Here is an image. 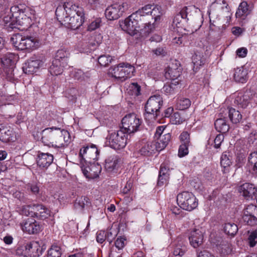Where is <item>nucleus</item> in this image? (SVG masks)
<instances>
[{"mask_svg":"<svg viewBox=\"0 0 257 257\" xmlns=\"http://www.w3.org/2000/svg\"><path fill=\"white\" fill-rule=\"evenodd\" d=\"M204 235L200 229H194L190 232L189 240L190 245L194 248H197L203 242Z\"/></svg>","mask_w":257,"mask_h":257,"instance_id":"obj_21","label":"nucleus"},{"mask_svg":"<svg viewBox=\"0 0 257 257\" xmlns=\"http://www.w3.org/2000/svg\"><path fill=\"white\" fill-rule=\"evenodd\" d=\"M67 65H63L60 61L53 59L49 68V71L52 75H58L62 73L63 69Z\"/></svg>","mask_w":257,"mask_h":257,"instance_id":"obj_28","label":"nucleus"},{"mask_svg":"<svg viewBox=\"0 0 257 257\" xmlns=\"http://www.w3.org/2000/svg\"><path fill=\"white\" fill-rule=\"evenodd\" d=\"M229 117L233 123H238L242 119V115L240 112L235 108L230 107L227 111Z\"/></svg>","mask_w":257,"mask_h":257,"instance_id":"obj_39","label":"nucleus"},{"mask_svg":"<svg viewBox=\"0 0 257 257\" xmlns=\"http://www.w3.org/2000/svg\"><path fill=\"white\" fill-rule=\"evenodd\" d=\"M15 55L10 53L3 54V56L0 58V65L6 68V73L7 77L12 79L14 76L13 71L15 64Z\"/></svg>","mask_w":257,"mask_h":257,"instance_id":"obj_15","label":"nucleus"},{"mask_svg":"<svg viewBox=\"0 0 257 257\" xmlns=\"http://www.w3.org/2000/svg\"><path fill=\"white\" fill-rule=\"evenodd\" d=\"M135 71V67L129 64L122 63L110 68L109 69V73L112 77L123 81L132 77Z\"/></svg>","mask_w":257,"mask_h":257,"instance_id":"obj_8","label":"nucleus"},{"mask_svg":"<svg viewBox=\"0 0 257 257\" xmlns=\"http://www.w3.org/2000/svg\"><path fill=\"white\" fill-rule=\"evenodd\" d=\"M163 104V99L160 95H154L151 96L145 105L146 114L145 118L150 116L149 119H155L158 115L159 109Z\"/></svg>","mask_w":257,"mask_h":257,"instance_id":"obj_9","label":"nucleus"},{"mask_svg":"<svg viewBox=\"0 0 257 257\" xmlns=\"http://www.w3.org/2000/svg\"><path fill=\"white\" fill-rule=\"evenodd\" d=\"M110 234L111 235V232H107V234ZM106 234L104 231H100L97 233L96 234V240L98 242L100 243H103L106 238Z\"/></svg>","mask_w":257,"mask_h":257,"instance_id":"obj_58","label":"nucleus"},{"mask_svg":"<svg viewBox=\"0 0 257 257\" xmlns=\"http://www.w3.org/2000/svg\"><path fill=\"white\" fill-rule=\"evenodd\" d=\"M13 135L12 130L0 125V141L4 143L13 141Z\"/></svg>","mask_w":257,"mask_h":257,"instance_id":"obj_30","label":"nucleus"},{"mask_svg":"<svg viewBox=\"0 0 257 257\" xmlns=\"http://www.w3.org/2000/svg\"><path fill=\"white\" fill-rule=\"evenodd\" d=\"M214 125L216 130L222 134L227 132L229 129V124L225 117L217 118L214 122Z\"/></svg>","mask_w":257,"mask_h":257,"instance_id":"obj_32","label":"nucleus"},{"mask_svg":"<svg viewBox=\"0 0 257 257\" xmlns=\"http://www.w3.org/2000/svg\"><path fill=\"white\" fill-rule=\"evenodd\" d=\"M36 204L24 205L21 209V214L27 216L35 217V212L34 208L35 207Z\"/></svg>","mask_w":257,"mask_h":257,"instance_id":"obj_44","label":"nucleus"},{"mask_svg":"<svg viewBox=\"0 0 257 257\" xmlns=\"http://www.w3.org/2000/svg\"><path fill=\"white\" fill-rule=\"evenodd\" d=\"M100 23V20L99 19L93 21L88 26V30L90 31L95 30V29H96L97 28L99 27Z\"/></svg>","mask_w":257,"mask_h":257,"instance_id":"obj_61","label":"nucleus"},{"mask_svg":"<svg viewBox=\"0 0 257 257\" xmlns=\"http://www.w3.org/2000/svg\"><path fill=\"white\" fill-rule=\"evenodd\" d=\"M127 134L122 129L108 133L106 137L108 145L115 150L123 148L126 145Z\"/></svg>","mask_w":257,"mask_h":257,"instance_id":"obj_7","label":"nucleus"},{"mask_svg":"<svg viewBox=\"0 0 257 257\" xmlns=\"http://www.w3.org/2000/svg\"><path fill=\"white\" fill-rule=\"evenodd\" d=\"M41 140L45 145L54 148L67 146L71 142L69 133L58 127H48L42 133Z\"/></svg>","mask_w":257,"mask_h":257,"instance_id":"obj_2","label":"nucleus"},{"mask_svg":"<svg viewBox=\"0 0 257 257\" xmlns=\"http://www.w3.org/2000/svg\"><path fill=\"white\" fill-rule=\"evenodd\" d=\"M238 192L247 199L252 198L255 196L256 189L254 185L249 183H245L238 187Z\"/></svg>","mask_w":257,"mask_h":257,"instance_id":"obj_22","label":"nucleus"},{"mask_svg":"<svg viewBox=\"0 0 257 257\" xmlns=\"http://www.w3.org/2000/svg\"><path fill=\"white\" fill-rule=\"evenodd\" d=\"M34 209L35 210V217L36 218L44 220L48 218L50 216V210L42 204H36Z\"/></svg>","mask_w":257,"mask_h":257,"instance_id":"obj_27","label":"nucleus"},{"mask_svg":"<svg viewBox=\"0 0 257 257\" xmlns=\"http://www.w3.org/2000/svg\"><path fill=\"white\" fill-rule=\"evenodd\" d=\"M27 189L30 190L33 194L37 195L39 193L40 188L37 183H29L27 185Z\"/></svg>","mask_w":257,"mask_h":257,"instance_id":"obj_55","label":"nucleus"},{"mask_svg":"<svg viewBox=\"0 0 257 257\" xmlns=\"http://www.w3.org/2000/svg\"><path fill=\"white\" fill-rule=\"evenodd\" d=\"M11 12L18 25V29L27 30L33 24L35 19V12L32 8L23 5L15 6L11 8Z\"/></svg>","mask_w":257,"mask_h":257,"instance_id":"obj_3","label":"nucleus"},{"mask_svg":"<svg viewBox=\"0 0 257 257\" xmlns=\"http://www.w3.org/2000/svg\"><path fill=\"white\" fill-rule=\"evenodd\" d=\"M45 58L42 56H33L26 63L23 67L25 73L32 74L37 71L40 68L44 66Z\"/></svg>","mask_w":257,"mask_h":257,"instance_id":"obj_14","label":"nucleus"},{"mask_svg":"<svg viewBox=\"0 0 257 257\" xmlns=\"http://www.w3.org/2000/svg\"><path fill=\"white\" fill-rule=\"evenodd\" d=\"M179 80L171 81L170 83H166L163 87V91L167 95H172L177 92Z\"/></svg>","mask_w":257,"mask_h":257,"instance_id":"obj_38","label":"nucleus"},{"mask_svg":"<svg viewBox=\"0 0 257 257\" xmlns=\"http://www.w3.org/2000/svg\"><path fill=\"white\" fill-rule=\"evenodd\" d=\"M12 15L7 16L4 18L5 26L7 29H14L19 28L18 25L16 24V21L14 20Z\"/></svg>","mask_w":257,"mask_h":257,"instance_id":"obj_46","label":"nucleus"},{"mask_svg":"<svg viewBox=\"0 0 257 257\" xmlns=\"http://www.w3.org/2000/svg\"><path fill=\"white\" fill-rule=\"evenodd\" d=\"M197 257H211V254L206 250L197 251Z\"/></svg>","mask_w":257,"mask_h":257,"instance_id":"obj_64","label":"nucleus"},{"mask_svg":"<svg viewBox=\"0 0 257 257\" xmlns=\"http://www.w3.org/2000/svg\"><path fill=\"white\" fill-rule=\"evenodd\" d=\"M53 156L48 153H40L38 155L37 163L41 168H48L53 162Z\"/></svg>","mask_w":257,"mask_h":257,"instance_id":"obj_25","label":"nucleus"},{"mask_svg":"<svg viewBox=\"0 0 257 257\" xmlns=\"http://www.w3.org/2000/svg\"><path fill=\"white\" fill-rule=\"evenodd\" d=\"M119 162L120 159L118 156H109L105 160V168L109 172L116 170L119 167Z\"/></svg>","mask_w":257,"mask_h":257,"instance_id":"obj_26","label":"nucleus"},{"mask_svg":"<svg viewBox=\"0 0 257 257\" xmlns=\"http://www.w3.org/2000/svg\"><path fill=\"white\" fill-rule=\"evenodd\" d=\"M189 145L182 144L180 146L178 150V156L180 157H183L188 154Z\"/></svg>","mask_w":257,"mask_h":257,"instance_id":"obj_57","label":"nucleus"},{"mask_svg":"<svg viewBox=\"0 0 257 257\" xmlns=\"http://www.w3.org/2000/svg\"><path fill=\"white\" fill-rule=\"evenodd\" d=\"M180 139L183 144L189 145L190 143V135L187 132H182L180 136Z\"/></svg>","mask_w":257,"mask_h":257,"instance_id":"obj_60","label":"nucleus"},{"mask_svg":"<svg viewBox=\"0 0 257 257\" xmlns=\"http://www.w3.org/2000/svg\"><path fill=\"white\" fill-rule=\"evenodd\" d=\"M28 244H19L15 248L14 254L18 257H30Z\"/></svg>","mask_w":257,"mask_h":257,"instance_id":"obj_34","label":"nucleus"},{"mask_svg":"<svg viewBox=\"0 0 257 257\" xmlns=\"http://www.w3.org/2000/svg\"><path fill=\"white\" fill-rule=\"evenodd\" d=\"M250 13L249 6L246 2H241L236 11L235 16L237 18L244 19Z\"/></svg>","mask_w":257,"mask_h":257,"instance_id":"obj_31","label":"nucleus"},{"mask_svg":"<svg viewBox=\"0 0 257 257\" xmlns=\"http://www.w3.org/2000/svg\"><path fill=\"white\" fill-rule=\"evenodd\" d=\"M90 202L88 197L80 196L76 198L74 205L76 209L82 210L85 207L90 206Z\"/></svg>","mask_w":257,"mask_h":257,"instance_id":"obj_35","label":"nucleus"},{"mask_svg":"<svg viewBox=\"0 0 257 257\" xmlns=\"http://www.w3.org/2000/svg\"><path fill=\"white\" fill-rule=\"evenodd\" d=\"M61 250L59 246H52L48 251V257H61Z\"/></svg>","mask_w":257,"mask_h":257,"instance_id":"obj_49","label":"nucleus"},{"mask_svg":"<svg viewBox=\"0 0 257 257\" xmlns=\"http://www.w3.org/2000/svg\"><path fill=\"white\" fill-rule=\"evenodd\" d=\"M30 251V257H38L42 254V249L38 243H28Z\"/></svg>","mask_w":257,"mask_h":257,"instance_id":"obj_41","label":"nucleus"},{"mask_svg":"<svg viewBox=\"0 0 257 257\" xmlns=\"http://www.w3.org/2000/svg\"><path fill=\"white\" fill-rule=\"evenodd\" d=\"M204 59L200 55L195 54L192 56V63H193V69L196 71L201 65L204 64Z\"/></svg>","mask_w":257,"mask_h":257,"instance_id":"obj_48","label":"nucleus"},{"mask_svg":"<svg viewBox=\"0 0 257 257\" xmlns=\"http://www.w3.org/2000/svg\"><path fill=\"white\" fill-rule=\"evenodd\" d=\"M112 58L110 56L102 55L98 58L99 64L102 66H106L111 63Z\"/></svg>","mask_w":257,"mask_h":257,"instance_id":"obj_51","label":"nucleus"},{"mask_svg":"<svg viewBox=\"0 0 257 257\" xmlns=\"http://www.w3.org/2000/svg\"><path fill=\"white\" fill-rule=\"evenodd\" d=\"M169 174L167 169L162 164L160 167V174L158 177V185L162 186L168 184L169 180Z\"/></svg>","mask_w":257,"mask_h":257,"instance_id":"obj_33","label":"nucleus"},{"mask_svg":"<svg viewBox=\"0 0 257 257\" xmlns=\"http://www.w3.org/2000/svg\"><path fill=\"white\" fill-rule=\"evenodd\" d=\"M71 2L65 3L59 6L55 11L57 20L66 28L75 30L79 28L84 21V14L81 9Z\"/></svg>","mask_w":257,"mask_h":257,"instance_id":"obj_1","label":"nucleus"},{"mask_svg":"<svg viewBox=\"0 0 257 257\" xmlns=\"http://www.w3.org/2000/svg\"><path fill=\"white\" fill-rule=\"evenodd\" d=\"M184 121L183 118L181 117L179 112H176L173 113L171 117V121L172 123L179 124Z\"/></svg>","mask_w":257,"mask_h":257,"instance_id":"obj_53","label":"nucleus"},{"mask_svg":"<svg viewBox=\"0 0 257 257\" xmlns=\"http://www.w3.org/2000/svg\"><path fill=\"white\" fill-rule=\"evenodd\" d=\"M224 139V137L222 134H218L213 140V147L216 149L219 148Z\"/></svg>","mask_w":257,"mask_h":257,"instance_id":"obj_54","label":"nucleus"},{"mask_svg":"<svg viewBox=\"0 0 257 257\" xmlns=\"http://www.w3.org/2000/svg\"><path fill=\"white\" fill-rule=\"evenodd\" d=\"M224 230L226 234L234 236L238 231V227L233 222H227L224 224Z\"/></svg>","mask_w":257,"mask_h":257,"instance_id":"obj_43","label":"nucleus"},{"mask_svg":"<svg viewBox=\"0 0 257 257\" xmlns=\"http://www.w3.org/2000/svg\"><path fill=\"white\" fill-rule=\"evenodd\" d=\"M248 242L251 247H254L257 244V231L250 232L248 237Z\"/></svg>","mask_w":257,"mask_h":257,"instance_id":"obj_52","label":"nucleus"},{"mask_svg":"<svg viewBox=\"0 0 257 257\" xmlns=\"http://www.w3.org/2000/svg\"><path fill=\"white\" fill-rule=\"evenodd\" d=\"M69 56V51L66 49H62L57 51L54 59H57V60L60 61L63 65H67Z\"/></svg>","mask_w":257,"mask_h":257,"instance_id":"obj_40","label":"nucleus"},{"mask_svg":"<svg viewBox=\"0 0 257 257\" xmlns=\"http://www.w3.org/2000/svg\"><path fill=\"white\" fill-rule=\"evenodd\" d=\"M127 9V5L126 3L113 4L106 9L105 15L108 20H116L122 16Z\"/></svg>","mask_w":257,"mask_h":257,"instance_id":"obj_13","label":"nucleus"},{"mask_svg":"<svg viewBox=\"0 0 257 257\" xmlns=\"http://www.w3.org/2000/svg\"><path fill=\"white\" fill-rule=\"evenodd\" d=\"M233 79L236 82L244 83L248 79V71L243 67H237L234 69Z\"/></svg>","mask_w":257,"mask_h":257,"instance_id":"obj_24","label":"nucleus"},{"mask_svg":"<svg viewBox=\"0 0 257 257\" xmlns=\"http://www.w3.org/2000/svg\"><path fill=\"white\" fill-rule=\"evenodd\" d=\"M248 164L253 173L257 175V152L250 154L248 157Z\"/></svg>","mask_w":257,"mask_h":257,"instance_id":"obj_42","label":"nucleus"},{"mask_svg":"<svg viewBox=\"0 0 257 257\" xmlns=\"http://www.w3.org/2000/svg\"><path fill=\"white\" fill-rule=\"evenodd\" d=\"M134 14L147 28H151V31L155 28L156 23L160 21L162 15L160 7L152 5H147Z\"/></svg>","mask_w":257,"mask_h":257,"instance_id":"obj_4","label":"nucleus"},{"mask_svg":"<svg viewBox=\"0 0 257 257\" xmlns=\"http://www.w3.org/2000/svg\"><path fill=\"white\" fill-rule=\"evenodd\" d=\"M182 68L180 64L176 60L171 63L165 71V77L167 79H171L172 81H178L180 76Z\"/></svg>","mask_w":257,"mask_h":257,"instance_id":"obj_20","label":"nucleus"},{"mask_svg":"<svg viewBox=\"0 0 257 257\" xmlns=\"http://www.w3.org/2000/svg\"><path fill=\"white\" fill-rule=\"evenodd\" d=\"M191 105V101L188 98H182L177 102V107L180 110H184L188 108Z\"/></svg>","mask_w":257,"mask_h":257,"instance_id":"obj_50","label":"nucleus"},{"mask_svg":"<svg viewBox=\"0 0 257 257\" xmlns=\"http://www.w3.org/2000/svg\"><path fill=\"white\" fill-rule=\"evenodd\" d=\"M12 41L15 47L21 50L32 51L40 45V40L37 37L33 36H23L17 34L12 38Z\"/></svg>","mask_w":257,"mask_h":257,"instance_id":"obj_6","label":"nucleus"},{"mask_svg":"<svg viewBox=\"0 0 257 257\" xmlns=\"http://www.w3.org/2000/svg\"><path fill=\"white\" fill-rule=\"evenodd\" d=\"M257 207L252 204L247 206L242 211V221L249 225L257 224Z\"/></svg>","mask_w":257,"mask_h":257,"instance_id":"obj_16","label":"nucleus"},{"mask_svg":"<svg viewBox=\"0 0 257 257\" xmlns=\"http://www.w3.org/2000/svg\"><path fill=\"white\" fill-rule=\"evenodd\" d=\"M186 18L183 16V14H181V11L180 13L177 14L173 19V24L177 27H180V25L182 23L183 20H185Z\"/></svg>","mask_w":257,"mask_h":257,"instance_id":"obj_59","label":"nucleus"},{"mask_svg":"<svg viewBox=\"0 0 257 257\" xmlns=\"http://www.w3.org/2000/svg\"><path fill=\"white\" fill-rule=\"evenodd\" d=\"M232 163L231 160L229 156L226 154H222L220 158V165L223 168V172L226 173L228 172V167Z\"/></svg>","mask_w":257,"mask_h":257,"instance_id":"obj_45","label":"nucleus"},{"mask_svg":"<svg viewBox=\"0 0 257 257\" xmlns=\"http://www.w3.org/2000/svg\"><path fill=\"white\" fill-rule=\"evenodd\" d=\"M181 11V14H183V16L188 20L191 19L193 16L196 17L198 19L199 23L195 29L194 31H196L201 27L202 23V17L199 9L195 6H189L184 7Z\"/></svg>","mask_w":257,"mask_h":257,"instance_id":"obj_18","label":"nucleus"},{"mask_svg":"<svg viewBox=\"0 0 257 257\" xmlns=\"http://www.w3.org/2000/svg\"><path fill=\"white\" fill-rule=\"evenodd\" d=\"M126 93L132 98H135L141 94V86L137 83H132L127 88Z\"/></svg>","mask_w":257,"mask_h":257,"instance_id":"obj_37","label":"nucleus"},{"mask_svg":"<svg viewBox=\"0 0 257 257\" xmlns=\"http://www.w3.org/2000/svg\"><path fill=\"white\" fill-rule=\"evenodd\" d=\"M21 229L23 231L30 234H35L41 230L39 223L34 218H29L20 223Z\"/></svg>","mask_w":257,"mask_h":257,"instance_id":"obj_19","label":"nucleus"},{"mask_svg":"<svg viewBox=\"0 0 257 257\" xmlns=\"http://www.w3.org/2000/svg\"><path fill=\"white\" fill-rule=\"evenodd\" d=\"M122 30L131 36L145 37L151 32V28H147L134 13L120 23Z\"/></svg>","mask_w":257,"mask_h":257,"instance_id":"obj_5","label":"nucleus"},{"mask_svg":"<svg viewBox=\"0 0 257 257\" xmlns=\"http://www.w3.org/2000/svg\"><path fill=\"white\" fill-rule=\"evenodd\" d=\"M187 251L186 242L178 238L175 244L173 255L175 257H182Z\"/></svg>","mask_w":257,"mask_h":257,"instance_id":"obj_29","label":"nucleus"},{"mask_svg":"<svg viewBox=\"0 0 257 257\" xmlns=\"http://www.w3.org/2000/svg\"><path fill=\"white\" fill-rule=\"evenodd\" d=\"M96 168L95 165H91V168H82V171L84 175L87 178H93L98 176V173H99L97 171H93V174L91 172L94 168Z\"/></svg>","mask_w":257,"mask_h":257,"instance_id":"obj_47","label":"nucleus"},{"mask_svg":"<svg viewBox=\"0 0 257 257\" xmlns=\"http://www.w3.org/2000/svg\"><path fill=\"white\" fill-rule=\"evenodd\" d=\"M247 50L246 48L242 47L238 49L236 51V55L241 58H244L246 56Z\"/></svg>","mask_w":257,"mask_h":257,"instance_id":"obj_63","label":"nucleus"},{"mask_svg":"<svg viewBox=\"0 0 257 257\" xmlns=\"http://www.w3.org/2000/svg\"><path fill=\"white\" fill-rule=\"evenodd\" d=\"M159 151L156 144L154 142H148L142 145L138 153L143 156L150 157Z\"/></svg>","mask_w":257,"mask_h":257,"instance_id":"obj_23","label":"nucleus"},{"mask_svg":"<svg viewBox=\"0 0 257 257\" xmlns=\"http://www.w3.org/2000/svg\"><path fill=\"white\" fill-rule=\"evenodd\" d=\"M177 201L178 205L183 209L192 211L198 206V200L191 192L184 191L177 195Z\"/></svg>","mask_w":257,"mask_h":257,"instance_id":"obj_11","label":"nucleus"},{"mask_svg":"<svg viewBox=\"0 0 257 257\" xmlns=\"http://www.w3.org/2000/svg\"><path fill=\"white\" fill-rule=\"evenodd\" d=\"M122 128L121 129L127 134H131L138 131L142 123L139 116L134 113L125 115L121 120Z\"/></svg>","mask_w":257,"mask_h":257,"instance_id":"obj_10","label":"nucleus"},{"mask_svg":"<svg viewBox=\"0 0 257 257\" xmlns=\"http://www.w3.org/2000/svg\"><path fill=\"white\" fill-rule=\"evenodd\" d=\"M157 140V142L155 143L159 151H160L163 150L168 144L171 140V135L169 133L165 134Z\"/></svg>","mask_w":257,"mask_h":257,"instance_id":"obj_36","label":"nucleus"},{"mask_svg":"<svg viewBox=\"0 0 257 257\" xmlns=\"http://www.w3.org/2000/svg\"><path fill=\"white\" fill-rule=\"evenodd\" d=\"M74 77L78 80L84 79L85 74L81 69H76L74 73Z\"/></svg>","mask_w":257,"mask_h":257,"instance_id":"obj_62","label":"nucleus"},{"mask_svg":"<svg viewBox=\"0 0 257 257\" xmlns=\"http://www.w3.org/2000/svg\"><path fill=\"white\" fill-rule=\"evenodd\" d=\"M99 152L96 145H88L80 150L79 157L84 160H96L98 159Z\"/></svg>","mask_w":257,"mask_h":257,"instance_id":"obj_17","label":"nucleus"},{"mask_svg":"<svg viewBox=\"0 0 257 257\" xmlns=\"http://www.w3.org/2000/svg\"><path fill=\"white\" fill-rule=\"evenodd\" d=\"M126 243V239L123 237H118L115 241V246L118 250L122 249L125 246Z\"/></svg>","mask_w":257,"mask_h":257,"instance_id":"obj_56","label":"nucleus"},{"mask_svg":"<svg viewBox=\"0 0 257 257\" xmlns=\"http://www.w3.org/2000/svg\"><path fill=\"white\" fill-rule=\"evenodd\" d=\"M253 93L250 90L239 92L234 95V104L239 109H245L250 104Z\"/></svg>","mask_w":257,"mask_h":257,"instance_id":"obj_12","label":"nucleus"}]
</instances>
